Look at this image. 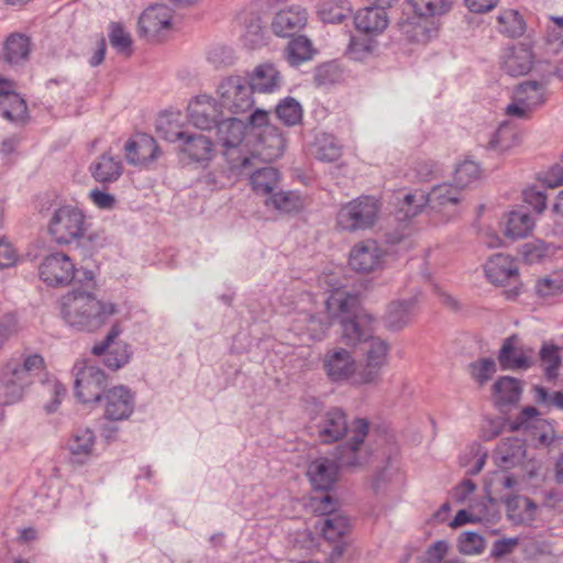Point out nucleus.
Masks as SVG:
<instances>
[{"label":"nucleus","instance_id":"1","mask_svg":"<svg viewBox=\"0 0 563 563\" xmlns=\"http://www.w3.org/2000/svg\"><path fill=\"white\" fill-rule=\"evenodd\" d=\"M367 433L368 422L365 419L356 420L350 441L335 448V460L320 456L309 463L307 476L316 490L332 489L338 481L340 467L354 468L367 462V451L364 449Z\"/></svg>","mask_w":563,"mask_h":563},{"label":"nucleus","instance_id":"2","mask_svg":"<svg viewBox=\"0 0 563 563\" xmlns=\"http://www.w3.org/2000/svg\"><path fill=\"white\" fill-rule=\"evenodd\" d=\"M325 308L331 317L340 318V339L344 345L357 347L377 338L375 318L360 306L356 296L336 290L327 299Z\"/></svg>","mask_w":563,"mask_h":563},{"label":"nucleus","instance_id":"3","mask_svg":"<svg viewBox=\"0 0 563 563\" xmlns=\"http://www.w3.org/2000/svg\"><path fill=\"white\" fill-rule=\"evenodd\" d=\"M45 369L44 357L38 353H20L0 365V405L21 401L26 390Z\"/></svg>","mask_w":563,"mask_h":563},{"label":"nucleus","instance_id":"4","mask_svg":"<svg viewBox=\"0 0 563 563\" xmlns=\"http://www.w3.org/2000/svg\"><path fill=\"white\" fill-rule=\"evenodd\" d=\"M62 317L65 322L78 330L93 332L118 312L112 302L101 301L89 291L75 289L62 298Z\"/></svg>","mask_w":563,"mask_h":563},{"label":"nucleus","instance_id":"5","mask_svg":"<svg viewBox=\"0 0 563 563\" xmlns=\"http://www.w3.org/2000/svg\"><path fill=\"white\" fill-rule=\"evenodd\" d=\"M48 232L58 245L76 243L84 257H89L101 246L99 236L89 233V224L81 210L71 206H63L53 213Z\"/></svg>","mask_w":563,"mask_h":563},{"label":"nucleus","instance_id":"6","mask_svg":"<svg viewBox=\"0 0 563 563\" xmlns=\"http://www.w3.org/2000/svg\"><path fill=\"white\" fill-rule=\"evenodd\" d=\"M380 202L374 196L363 195L340 206L335 227L349 233L371 230L379 219Z\"/></svg>","mask_w":563,"mask_h":563},{"label":"nucleus","instance_id":"7","mask_svg":"<svg viewBox=\"0 0 563 563\" xmlns=\"http://www.w3.org/2000/svg\"><path fill=\"white\" fill-rule=\"evenodd\" d=\"M249 123L253 129H258L256 153L249 155L251 166L253 161L260 158L263 162H272L280 157L286 148V139L279 129L269 122V113L256 109L250 117Z\"/></svg>","mask_w":563,"mask_h":563},{"label":"nucleus","instance_id":"8","mask_svg":"<svg viewBox=\"0 0 563 563\" xmlns=\"http://www.w3.org/2000/svg\"><path fill=\"white\" fill-rule=\"evenodd\" d=\"M347 424L346 413L338 407L317 412L310 418L309 430L311 435L316 437L323 444H331L340 441L343 437L349 434L350 441L352 437L353 424Z\"/></svg>","mask_w":563,"mask_h":563},{"label":"nucleus","instance_id":"9","mask_svg":"<svg viewBox=\"0 0 563 563\" xmlns=\"http://www.w3.org/2000/svg\"><path fill=\"white\" fill-rule=\"evenodd\" d=\"M246 124L236 118L221 120L217 124L219 143L225 148L224 155L231 169L245 172L251 166V157L241 154L238 147L244 140Z\"/></svg>","mask_w":563,"mask_h":563},{"label":"nucleus","instance_id":"10","mask_svg":"<svg viewBox=\"0 0 563 563\" xmlns=\"http://www.w3.org/2000/svg\"><path fill=\"white\" fill-rule=\"evenodd\" d=\"M220 106L233 114L245 113L254 104L253 90L241 76H229L218 86Z\"/></svg>","mask_w":563,"mask_h":563},{"label":"nucleus","instance_id":"11","mask_svg":"<svg viewBox=\"0 0 563 563\" xmlns=\"http://www.w3.org/2000/svg\"><path fill=\"white\" fill-rule=\"evenodd\" d=\"M390 346L380 339H372L364 351L362 364L357 363L356 385H377L382 380V373L388 363Z\"/></svg>","mask_w":563,"mask_h":563},{"label":"nucleus","instance_id":"12","mask_svg":"<svg viewBox=\"0 0 563 563\" xmlns=\"http://www.w3.org/2000/svg\"><path fill=\"white\" fill-rule=\"evenodd\" d=\"M321 363L331 383L356 385L357 361L351 351L342 346L329 349L323 354Z\"/></svg>","mask_w":563,"mask_h":563},{"label":"nucleus","instance_id":"13","mask_svg":"<svg viewBox=\"0 0 563 563\" xmlns=\"http://www.w3.org/2000/svg\"><path fill=\"white\" fill-rule=\"evenodd\" d=\"M314 510L324 516L320 520V532L329 542H336L350 532V520L346 516L335 511L336 500L330 495L314 498Z\"/></svg>","mask_w":563,"mask_h":563},{"label":"nucleus","instance_id":"14","mask_svg":"<svg viewBox=\"0 0 563 563\" xmlns=\"http://www.w3.org/2000/svg\"><path fill=\"white\" fill-rule=\"evenodd\" d=\"M74 371L77 399L81 402L101 400V391L106 385L103 371L86 362L77 363Z\"/></svg>","mask_w":563,"mask_h":563},{"label":"nucleus","instance_id":"15","mask_svg":"<svg viewBox=\"0 0 563 563\" xmlns=\"http://www.w3.org/2000/svg\"><path fill=\"white\" fill-rule=\"evenodd\" d=\"M120 332L121 329L118 324L112 325L106 338L91 349L93 355L103 356V364L112 371L123 367L131 358L129 345L117 340Z\"/></svg>","mask_w":563,"mask_h":563},{"label":"nucleus","instance_id":"16","mask_svg":"<svg viewBox=\"0 0 563 563\" xmlns=\"http://www.w3.org/2000/svg\"><path fill=\"white\" fill-rule=\"evenodd\" d=\"M385 251L372 239L357 242L350 251L349 265L360 274H369L383 268Z\"/></svg>","mask_w":563,"mask_h":563},{"label":"nucleus","instance_id":"17","mask_svg":"<svg viewBox=\"0 0 563 563\" xmlns=\"http://www.w3.org/2000/svg\"><path fill=\"white\" fill-rule=\"evenodd\" d=\"M536 54L532 45L519 42L503 49L499 57L500 69L511 76H525L533 68Z\"/></svg>","mask_w":563,"mask_h":563},{"label":"nucleus","instance_id":"18","mask_svg":"<svg viewBox=\"0 0 563 563\" xmlns=\"http://www.w3.org/2000/svg\"><path fill=\"white\" fill-rule=\"evenodd\" d=\"M173 12L166 4L148 7L139 19L140 35L152 42L161 41L172 30Z\"/></svg>","mask_w":563,"mask_h":563},{"label":"nucleus","instance_id":"19","mask_svg":"<svg viewBox=\"0 0 563 563\" xmlns=\"http://www.w3.org/2000/svg\"><path fill=\"white\" fill-rule=\"evenodd\" d=\"M75 264L71 258L62 253H52L38 266L40 278L48 286H66L75 277Z\"/></svg>","mask_w":563,"mask_h":563},{"label":"nucleus","instance_id":"20","mask_svg":"<svg viewBox=\"0 0 563 563\" xmlns=\"http://www.w3.org/2000/svg\"><path fill=\"white\" fill-rule=\"evenodd\" d=\"M533 349L514 334L504 340L497 360L504 371L527 369L533 364Z\"/></svg>","mask_w":563,"mask_h":563},{"label":"nucleus","instance_id":"21","mask_svg":"<svg viewBox=\"0 0 563 563\" xmlns=\"http://www.w3.org/2000/svg\"><path fill=\"white\" fill-rule=\"evenodd\" d=\"M103 416L111 421L128 419L134 411V395L125 386H114L103 393L101 400Z\"/></svg>","mask_w":563,"mask_h":563},{"label":"nucleus","instance_id":"22","mask_svg":"<svg viewBox=\"0 0 563 563\" xmlns=\"http://www.w3.org/2000/svg\"><path fill=\"white\" fill-rule=\"evenodd\" d=\"M221 106L208 95H200L188 104L190 122L200 130H210L221 121Z\"/></svg>","mask_w":563,"mask_h":563},{"label":"nucleus","instance_id":"23","mask_svg":"<svg viewBox=\"0 0 563 563\" xmlns=\"http://www.w3.org/2000/svg\"><path fill=\"white\" fill-rule=\"evenodd\" d=\"M426 195L430 208L442 213L446 219H451L457 213L462 190L456 185H437Z\"/></svg>","mask_w":563,"mask_h":563},{"label":"nucleus","instance_id":"24","mask_svg":"<svg viewBox=\"0 0 563 563\" xmlns=\"http://www.w3.org/2000/svg\"><path fill=\"white\" fill-rule=\"evenodd\" d=\"M307 10L299 5H292L275 14L272 29L277 36H292L307 25Z\"/></svg>","mask_w":563,"mask_h":563},{"label":"nucleus","instance_id":"25","mask_svg":"<svg viewBox=\"0 0 563 563\" xmlns=\"http://www.w3.org/2000/svg\"><path fill=\"white\" fill-rule=\"evenodd\" d=\"M485 274L488 280L495 285L516 284L519 272L515 261L501 253L489 257L485 264Z\"/></svg>","mask_w":563,"mask_h":563},{"label":"nucleus","instance_id":"26","mask_svg":"<svg viewBox=\"0 0 563 563\" xmlns=\"http://www.w3.org/2000/svg\"><path fill=\"white\" fill-rule=\"evenodd\" d=\"M125 157L130 164L142 165L155 161L161 152L154 137L141 134L125 143Z\"/></svg>","mask_w":563,"mask_h":563},{"label":"nucleus","instance_id":"27","mask_svg":"<svg viewBox=\"0 0 563 563\" xmlns=\"http://www.w3.org/2000/svg\"><path fill=\"white\" fill-rule=\"evenodd\" d=\"M179 150L191 161L205 162L212 157L213 143L202 133L187 131L180 141Z\"/></svg>","mask_w":563,"mask_h":563},{"label":"nucleus","instance_id":"28","mask_svg":"<svg viewBox=\"0 0 563 563\" xmlns=\"http://www.w3.org/2000/svg\"><path fill=\"white\" fill-rule=\"evenodd\" d=\"M355 26L366 34L382 33L388 25V16L382 7H366L358 10L354 18Z\"/></svg>","mask_w":563,"mask_h":563},{"label":"nucleus","instance_id":"29","mask_svg":"<svg viewBox=\"0 0 563 563\" xmlns=\"http://www.w3.org/2000/svg\"><path fill=\"white\" fill-rule=\"evenodd\" d=\"M526 456L523 440L509 438L503 440L495 452L496 463L499 467L509 470L519 465Z\"/></svg>","mask_w":563,"mask_h":563},{"label":"nucleus","instance_id":"30","mask_svg":"<svg viewBox=\"0 0 563 563\" xmlns=\"http://www.w3.org/2000/svg\"><path fill=\"white\" fill-rule=\"evenodd\" d=\"M416 307V299L396 300L389 303L384 317L385 325L390 331H399L409 324Z\"/></svg>","mask_w":563,"mask_h":563},{"label":"nucleus","instance_id":"31","mask_svg":"<svg viewBox=\"0 0 563 563\" xmlns=\"http://www.w3.org/2000/svg\"><path fill=\"white\" fill-rule=\"evenodd\" d=\"M3 59L11 65H20L29 59L31 40L22 33H11L3 43Z\"/></svg>","mask_w":563,"mask_h":563},{"label":"nucleus","instance_id":"32","mask_svg":"<svg viewBox=\"0 0 563 563\" xmlns=\"http://www.w3.org/2000/svg\"><path fill=\"white\" fill-rule=\"evenodd\" d=\"M253 91L263 93L274 92L280 86L279 71L272 64L258 65L249 81Z\"/></svg>","mask_w":563,"mask_h":563},{"label":"nucleus","instance_id":"33","mask_svg":"<svg viewBox=\"0 0 563 563\" xmlns=\"http://www.w3.org/2000/svg\"><path fill=\"white\" fill-rule=\"evenodd\" d=\"M122 169L121 161L109 154H102L90 167L95 180L102 184L119 179Z\"/></svg>","mask_w":563,"mask_h":563},{"label":"nucleus","instance_id":"34","mask_svg":"<svg viewBox=\"0 0 563 563\" xmlns=\"http://www.w3.org/2000/svg\"><path fill=\"white\" fill-rule=\"evenodd\" d=\"M534 228V220L532 217L521 210L511 211L507 214L505 224L506 236L512 240L527 238Z\"/></svg>","mask_w":563,"mask_h":563},{"label":"nucleus","instance_id":"35","mask_svg":"<svg viewBox=\"0 0 563 563\" xmlns=\"http://www.w3.org/2000/svg\"><path fill=\"white\" fill-rule=\"evenodd\" d=\"M496 20L498 32L507 37H520L526 32V21L517 10L504 9Z\"/></svg>","mask_w":563,"mask_h":563},{"label":"nucleus","instance_id":"36","mask_svg":"<svg viewBox=\"0 0 563 563\" xmlns=\"http://www.w3.org/2000/svg\"><path fill=\"white\" fill-rule=\"evenodd\" d=\"M312 154L318 161L332 163L342 156V145L333 135L322 133L314 139Z\"/></svg>","mask_w":563,"mask_h":563},{"label":"nucleus","instance_id":"37","mask_svg":"<svg viewBox=\"0 0 563 563\" xmlns=\"http://www.w3.org/2000/svg\"><path fill=\"white\" fill-rule=\"evenodd\" d=\"M521 391L520 380L510 376L500 377L493 385L495 400L500 405L517 402L520 399Z\"/></svg>","mask_w":563,"mask_h":563},{"label":"nucleus","instance_id":"38","mask_svg":"<svg viewBox=\"0 0 563 563\" xmlns=\"http://www.w3.org/2000/svg\"><path fill=\"white\" fill-rule=\"evenodd\" d=\"M180 113H165L162 114L156 124L158 135L168 142H179L188 130H184L181 125Z\"/></svg>","mask_w":563,"mask_h":563},{"label":"nucleus","instance_id":"39","mask_svg":"<svg viewBox=\"0 0 563 563\" xmlns=\"http://www.w3.org/2000/svg\"><path fill=\"white\" fill-rule=\"evenodd\" d=\"M545 82L529 80L521 82L515 90L516 100L528 104L530 108L542 104L545 100Z\"/></svg>","mask_w":563,"mask_h":563},{"label":"nucleus","instance_id":"40","mask_svg":"<svg viewBox=\"0 0 563 563\" xmlns=\"http://www.w3.org/2000/svg\"><path fill=\"white\" fill-rule=\"evenodd\" d=\"M279 180V172L271 166L257 168L250 176L253 190L262 195H271L278 186Z\"/></svg>","mask_w":563,"mask_h":563},{"label":"nucleus","instance_id":"41","mask_svg":"<svg viewBox=\"0 0 563 563\" xmlns=\"http://www.w3.org/2000/svg\"><path fill=\"white\" fill-rule=\"evenodd\" d=\"M507 509L511 519L518 523H530L534 520L537 505L525 496H516L507 503Z\"/></svg>","mask_w":563,"mask_h":563},{"label":"nucleus","instance_id":"42","mask_svg":"<svg viewBox=\"0 0 563 563\" xmlns=\"http://www.w3.org/2000/svg\"><path fill=\"white\" fill-rule=\"evenodd\" d=\"M0 114L9 121L22 122L27 114L25 100L18 93L0 97Z\"/></svg>","mask_w":563,"mask_h":563},{"label":"nucleus","instance_id":"43","mask_svg":"<svg viewBox=\"0 0 563 563\" xmlns=\"http://www.w3.org/2000/svg\"><path fill=\"white\" fill-rule=\"evenodd\" d=\"M283 213H297L305 207L302 197L295 191H279L269 197L266 202Z\"/></svg>","mask_w":563,"mask_h":563},{"label":"nucleus","instance_id":"44","mask_svg":"<svg viewBox=\"0 0 563 563\" xmlns=\"http://www.w3.org/2000/svg\"><path fill=\"white\" fill-rule=\"evenodd\" d=\"M519 144V135L516 129L509 124H501L492 135L488 148L504 153Z\"/></svg>","mask_w":563,"mask_h":563},{"label":"nucleus","instance_id":"45","mask_svg":"<svg viewBox=\"0 0 563 563\" xmlns=\"http://www.w3.org/2000/svg\"><path fill=\"white\" fill-rule=\"evenodd\" d=\"M400 30L408 41L417 43L428 42L437 32V27L433 23L427 25L426 22L417 21L416 18L402 21L400 23Z\"/></svg>","mask_w":563,"mask_h":563},{"label":"nucleus","instance_id":"46","mask_svg":"<svg viewBox=\"0 0 563 563\" xmlns=\"http://www.w3.org/2000/svg\"><path fill=\"white\" fill-rule=\"evenodd\" d=\"M409 3L416 15L420 19L443 15L451 8L449 0H409Z\"/></svg>","mask_w":563,"mask_h":563},{"label":"nucleus","instance_id":"47","mask_svg":"<svg viewBox=\"0 0 563 563\" xmlns=\"http://www.w3.org/2000/svg\"><path fill=\"white\" fill-rule=\"evenodd\" d=\"M313 55L311 42L306 36L292 38L286 48V57L290 65L297 66L309 60Z\"/></svg>","mask_w":563,"mask_h":563},{"label":"nucleus","instance_id":"48","mask_svg":"<svg viewBox=\"0 0 563 563\" xmlns=\"http://www.w3.org/2000/svg\"><path fill=\"white\" fill-rule=\"evenodd\" d=\"M243 44L250 48L255 49L265 44V36L263 31L262 21L256 15H251L244 22V31L241 35Z\"/></svg>","mask_w":563,"mask_h":563},{"label":"nucleus","instance_id":"49","mask_svg":"<svg viewBox=\"0 0 563 563\" xmlns=\"http://www.w3.org/2000/svg\"><path fill=\"white\" fill-rule=\"evenodd\" d=\"M95 445L93 431L85 428L78 429L68 442V448L74 456H89Z\"/></svg>","mask_w":563,"mask_h":563},{"label":"nucleus","instance_id":"50","mask_svg":"<svg viewBox=\"0 0 563 563\" xmlns=\"http://www.w3.org/2000/svg\"><path fill=\"white\" fill-rule=\"evenodd\" d=\"M276 115L282 123L294 126L301 122L302 108L294 98H285L276 107Z\"/></svg>","mask_w":563,"mask_h":563},{"label":"nucleus","instance_id":"51","mask_svg":"<svg viewBox=\"0 0 563 563\" xmlns=\"http://www.w3.org/2000/svg\"><path fill=\"white\" fill-rule=\"evenodd\" d=\"M110 44L121 54H132V37L119 22H111L109 33Z\"/></svg>","mask_w":563,"mask_h":563},{"label":"nucleus","instance_id":"52","mask_svg":"<svg viewBox=\"0 0 563 563\" xmlns=\"http://www.w3.org/2000/svg\"><path fill=\"white\" fill-rule=\"evenodd\" d=\"M536 291L541 297H552L563 292V273L554 272L537 282Z\"/></svg>","mask_w":563,"mask_h":563},{"label":"nucleus","instance_id":"53","mask_svg":"<svg viewBox=\"0 0 563 563\" xmlns=\"http://www.w3.org/2000/svg\"><path fill=\"white\" fill-rule=\"evenodd\" d=\"M479 175L481 169L478 164L473 161H464L455 168L454 180L456 186L462 190V188L476 180Z\"/></svg>","mask_w":563,"mask_h":563},{"label":"nucleus","instance_id":"54","mask_svg":"<svg viewBox=\"0 0 563 563\" xmlns=\"http://www.w3.org/2000/svg\"><path fill=\"white\" fill-rule=\"evenodd\" d=\"M542 366L544 367L545 376L553 379L558 376V369L561 365V357L559 350L554 345H544L540 352Z\"/></svg>","mask_w":563,"mask_h":563},{"label":"nucleus","instance_id":"55","mask_svg":"<svg viewBox=\"0 0 563 563\" xmlns=\"http://www.w3.org/2000/svg\"><path fill=\"white\" fill-rule=\"evenodd\" d=\"M428 205L427 195L421 190L407 194L401 202V211L407 218L416 217Z\"/></svg>","mask_w":563,"mask_h":563},{"label":"nucleus","instance_id":"56","mask_svg":"<svg viewBox=\"0 0 563 563\" xmlns=\"http://www.w3.org/2000/svg\"><path fill=\"white\" fill-rule=\"evenodd\" d=\"M496 372V363L493 358H482L470 364L471 376L483 385L488 382Z\"/></svg>","mask_w":563,"mask_h":563},{"label":"nucleus","instance_id":"57","mask_svg":"<svg viewBox=\"0 0 563 563\" xmlns=\"http://www.w3.org/2000/svg\"><path fill=\"white\" fill-rule=\"evenodd\" d=\"M373 42L364 37H351L346 48V55L354 60H362L372 54Z\"/></svg>","mask_w":563,"mask_h":563},{"label":"nucleus","instance_id":"58","mask_svg":"<svg viewBox=\"0 0 563 563\" xmlns=\"http://www.w3.org/2000/svg\"><path fill=\"white\" fill-rule=\"evenodd\" d=\"M459 549L462 553L472 555L484 550V539L475 532H464L459 538Z\"/></svg>","mask_w":563,"mask_h":563},{"label":"nucleus","instance_id":"59","mask_svg":"<svg viewBox=\"0 0 563 563\" xmlns=\"http://www.w3.org/2000/svg\"><path fill=\"white\" fill-rule=\"evenodd\" d=\"M18 319L13 313L4 314L0 319V350L4 343L18 332Z\"/></svg>","mask_w":563,"mask_h":563},{"label":"nucleus","instance_id":"60","mask_svg":"<svg viewBox=\"0 0 563 563\" xmlns=\"http://www.w3.org/2000/svg\"><path fill=\"white\" fill-rule=\"evenodd\" d=\"M523 199L538 213H542L547 209V196L534 187L528 188L523 191Z\"/></svg>","mask_w":563,"mask_h":563},{"label":"nucleus","instance_id":"61","mask_svg":"<svg viewBox=\"0 0 563 563\" xmlns=\"http://www.w3.org/2000/svg\"><path fill=\"white\" fill-rule=\"evenodd\" d=\"M0 258L5 261L0 263V269L13 266L18 261V253L5 236H0Z\"/></svg>","mask_w":563,"mask_h":563},{"label":"nucleus","instance_id":"62","mask_svg":"<svg viewBox=\"0 0 563 563\" xmlns=\"http://www.w3.org/2000/svg\"><path fill=\"white\" fill-rule=\"evenodd\" d=\"M47 388L54 395V400L45 405V410L51 413L57 410L60 400L66 395V388L57 380L48 382Z\"/></svg>","mask_w":563,"mask_h":563},{"label":"nucleus","instance_id":"63","mask_svg":"<svg viewBox=\"0 0 563 563\" xmlns=\"http://www.w3.org/2000/svg\"><path fill=\"white\" fill-rule=\"evenodd\" d=\"M448 550V542L443 540L437 541L427 551L428 563H442Z\"/></svg>","mask_w":563,"mask_h":563},{"label":"nucleus","instance_id":"64","mask_svg":"<svg viewBox=\"0 0 563 563\" xmlns=\"http://www.w3.org/2000/svg\"><path fill=\"white\" fill-rule=\"evenodd\" d=\"M540 180L548 188H558L563 185V169L558 166L552 167Z\"/></svg>","mask_w":563,"mask_h":563}]
</instances>
